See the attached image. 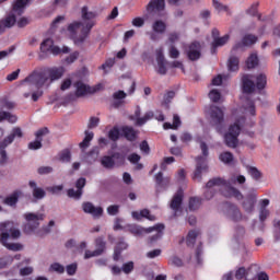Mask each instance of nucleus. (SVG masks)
Masks as SVG:
<instances>
[{
	"label": "nucleus",
	"mask_w": 280,
	"mask_h": 280,
	"mask_svg": "<svg viewBox=\"0 0 280 280\" xmlns=\"http://www.w3.org/2000/svg\"><path fill=\"white\" fill-rule=\"evenodd\" d=\"M235 183H238V185H244V183H246V177L244 175H232L229 180L222 177H214L206 184V191L203 196L206 200H211V198L215 196V189L213 187H222V196L225 198H235V200H242L244 195L240 189L233 186Z\"/></svg>",
	"instance_id": "obj_1"
},
{
	"label": "nucleus",
	"mask_w": 280,
	"mask_h": 280,
	"mask_svg": "<svg viewBox=\"0 0 280 280\" xmlns=\"http://www.w3.org/2000/svg\"><path fill=\"white\" fill-rule=\"evenodd\" d=\"M266 84H268V79L266 74L260 73L258 75L253 74H244L242 77V86H243V93L245 96H243L244 103L243 108L245 115H250L254 117L256 110H255V101H250L248 95L252 93H255V90L264 91L266 89Z\"/></svg>",
	"instance_id": "obj_2"
},
{
	"label": "nucleus",
	"mask_w": 280,
	"mask_h": 280,
	"mask_svg": "<svg viewBox=\"0 0 280 280\" xmlns=\"http://www.w3.org/2000/svg\"><path fill=\"white\" fill-rule=\"evenodd\" d=\"M96 18L97 13L95 11H91L89 7H82V22H73L68 26V32L70 33V36L73 38L74 43H84V40H86V36H89L91 30H93L95 26Z\"/></svg>",
	"instance_id": "obj_3"
},
{
	"label": "nucleus",
	"mask_w": 280,
	"mask_h": 280,
	"mask_svg": "<svg viewBox=\"0 0 280 280\" xmlns=\"http://www.w3.org/2000/svg\"><path fill=\"white\" fill-rule=\"evenodd\" d=\"M0 243L8 250H23V246L19 243H8L10 236L12 240H19L21 237V230L16 228V223L12 221H4L0 223Z\"/></svg>",
	"instance_id": "obj_4"
},
{
	"label": "nucleus",
	"mask_w": 280,
	"mask_h": 280,
	"mask_svg": "<svg viewBox=\"0 0 280 280\" xmlns=\"http://www.w3.org/2000/svg\"><path fill=\"white\" fill-rule=\"evenodd\" d=\"M65 75V68L62 67H54L48 68L43 71H33L30 74L28 80L35 82L37 86H49L51 82H56V80H60Z\"/></svg>",
	"instance_id": "obj_5"
},
{
	"label": "nucleus",
	"mask_w": 280,
	"mask_h": 280,
	"mask_svg": "<svg viewBox=\"0 0 280 280\" xmlns=\"http://www.w3.org/2000/svg\"><path fill=\"white\" fill-rule=\"evenodd\" d=\"M24 219L26 221V224L24 225V233H26V235H32V233H36V230L40 226V222L45 220V213L26 212L24 213Z\"/></svg>",
	"instance_id": "obj_6"
},
{
	"label": "nucleus",
	"mask_w": 280,
	"mask_h": 280,
	"mask_svg": "<svg viewBox=\"0 0 280 280\" xmlns=\"http://www.w3.org/2000/svg\"><path fill=\"white\" fill-rule=\"evenodd\" d=\"M21 85L25 91L23 94L24 97L27 98L32 95L33 102H38V98L43 97V91L40 89L45 85H37L35 81L30 79V74L21 82Z\"/></svg>",
	"instance_id": "obj_7"
},
{
	"label": "nucleus",
	"mask_w": 280,
	"mask_h": 280,
	"mask_svg": "<svg viewBox=\"0 0 280 280\" xmlns=\"http://www.w3.org/2000/svg\"><path fill=\"white\" fill-rule=\"evenodd\" d=\"M75 94L74 97H84L86 95H93V93H97L104 89V85L97 84L94 86H89L86 83L82 81H78L74 83Z\"/></svg>",
	"instance_id": "obj_8"
},
{
	"label": "nucleus",
	"mask_w": 280,
	"mask_h": 280,
	"mask_svg": "<svg viewBox=\"0 0 280 280\" xmlns=\"http://www.w3.org/2000/svg\"><path fill=\"white\" fill-rule=\"evenodd\" d=\"M209 115L212 126H215L217 131L222 132V124H224V110L215 105H211Z\"/></svg>",
	"instance_id": "obj_9"
},
{
	"label": "nucleus",
	"mask_w": 280,
	"mask_h": 280,
	"mask_svg": "<svg viewBox=\"0 0 280 280\" xmlns=\"http://www.w3.org/2000/svg\"><path fill=\"white\" fill-rule=\"evenodd\" d=\"M241 130L242 128L240 127V121L230 126L229 132L224 135V141L228 148H237V143H238L237 137H240Z\"/></svg>",
	"instance_id": "obj_10"
},
{
	"label": "nucleus",
	"mask_w": 280,
	"mask_h": 280,
	"mask_svg": "<svg viewBox=\"0 0 280 280\" xmlns=\"http://www.w3.org/2000/svg\"><path fill=\"white\" fill-rule=\"evenodd\" d=\"M243 200L241 207L245 213H255V207L257 205V192L255 190H250L245 197L241 199Z\"/></svg>",
	"instance_id": "obj_11"
},
{
	"label": "nucleus",
	"mask_w": 280,
	"mask_h": 280,
	"mask_svg": "<svg viewBox=\"0 0 280 280\" xmlns=\"http://www.w3.org/2000/svg\"><path fill=\"white\" fill-rule=\"evenodd\" d=\"M224 215L225 218H228V220H231L232 222H242V220H246L244 213H242V210L235 203L228 205L224 211Z\"/></svg>",
	"instance_id": "obj_12"
},
{
	"label": "nucleus",
	"mask_w": 280,
	"mask_h": 280,
	"mask_svg": "<svg viewBox=\"0 0 280 280\" xmlns=\"http://www.w3.org/2000/svg\"><path fill=\"white\" fill-rule=\"evenodd\" d=\"M196 161L197 165L192 178L194 180H198L200 183V180H202V174H205V172H208L209 166L207 165V158L198 156Z\"/></svg>",
	"instance_id": "obj_13"
},
{
	"label": "nucleus",
	"mask_w": 280,
	"mask_h": 280,
	"mask_svg": "<svg viewBox=\"0 0 280 280\" xmlns=\"http://www.w3.org/2000/svg\"><path fill=\"white\" fill-rule=\"evenodd\" d=\"M201 51L202 46L200 45V43L194 42L188 46L186 55L187 58L191 60V62H196V60H200V56H202Z\"/></svg>",
	"instance_id": "obj_14"
},
{
	"label": "nucleus",
	"mask_w": 280,
	"mask_h": 280,
	"mask_svg": "<svg viewBox=\"0 0 280 280\" xmlns=\"http://www.w3.org/2000/svg\"><path fill=\"white\" fill-rule=\"evenodd\" d=\"M82 210L84 213H89L91 217L96 219H100L102 215H104V208L95 207V205H93L91 201L83 202Z\"/></svg>",
	"instance_id": "obj_15"
},
{
	"label": "nucleus",
	"mask_w": 280,
	"mask_h": 280,
	"mask_svg": "<svg viewBox=\"0 0 280 280\" xmlns=\"http://www.w3.org/2000/svg\"><path fill=\"white\" fill-rule=\"evenodd\" d=\"M85 186H86V178L84 177L79 178L75 183L77 190L73 188L68 189V197L74 198V200H80L83 194L82 189H84Z\"/></svg>",
	"instance_id": "obj_16"
},
{
	"label": "nucleus",
	"mask_w": 280,
	"mask_h": 280,
	"mask_svg": "<svg viewBox=\"0 0 280 280\" xmlns=\"http://www.w3.org/2000/svg\"><path fill=\"white\" fill-rule=\"evenodd\" d=\"M156 54V73L160 75H166L167 74V60H165V55L163 54V48H159L155 51Z\"/></svg>",
	"instance_id": "obj_17"
},
{
	"label": "nucleus",
	"mask_w": 280,
	"mask_h": 280,
	"mask_svg": "<svg viewBox=\"0 0 280 280\" xmlns=\"http://www.w3.org/2000/svg\"><path fill=\"white\" fill-rule=\"evenodd\" d=\"M257 43V36L253 34H247L243 37L242 43H236L232 48V54L235 51L243 49V47H250V45H255Z\"/></svg>",
	"instance_id": "obj_18"
},
{
	"label": "nucleus",
	"mask_w": 280,
	"mask_h": 280,
	"mask_svg": "<svg viewBox=\"0 0 280 280\" xmlns=\"http://www.w3.org/2000/svg\"><path fill=\"white\" fill-rule=\"evenodd\" d=\"M149 229H152V233L153 231H155V234L148 238V244L152 246V244H156V242H159V240L163 237V231H165V225L163 223H159Z\"/></svg>",
	"instance_id": "obj_19"
},
{
	"label": "nucleus",
	"mask_w": 280,
	"mask_h": 280,
	"mask_svg": "<svg viewBox=\"0 0 280 280\" xmlns=\"http://www.w3.org/2000/svg\"><path fill=\"white\" fill-rule=\"evenodd\" d=\"M28 187L32 189V195L34 200H43L47 192L42 187H38V184L35 180L28 182Z\"/></svg>",
	"instance_id": "obj_20"
},
{
	"label": "nucleus",
	"mask_w": 280,
	"mask_h": 280,
	"mask_svg": "<svg viewBox=\"0 0 280 280\" xmlns=\"http://www.w3.org/2000/svg\"><path fill=\"white\" fill-rule=\"evenodd\" d=\"M51 47H54V40L51 38H47L40 44L39 60H45V58L49 57Z\"/></svg>",
	"instance_id": "obj_21"
},
{
	"label": "nucleus",
	"mask_w": 280,
	"mask_h": 280,
	"mask_svg": "<svg viewBox=\"0 0 280 280\" xmlns=\"http://www.w3.org/2000/svg\"><path fill=\"white\" fill-rule=\"evenodd\" d=\"M16 137H18V139H21L23 137V131L19 127L13 128L11 135H9L8 137H5L2 140L1 143H2L3 148H8V145L13 143V141H14V139H16Z\"/></svg>",
	"instance_id": "obj_22"
},
{
	"label": "nucleus",
	"mask_w": 280,
	"mask_h": 280,
	"mask_svg": "<svg viewBox=\"0 0 280 280\" xmlns=\"http://www.w3.org/2000/svg\"><path fill=\"white\" fill-rule=\"evenodd\" d=\"M165 10V0H151L147 5L149 14L152 12H163Z\"/></svg>",
	"instance_id": "obj_23"
},
{
	"label": "nucleus",
	"mask_w": 280,
	"mask_h": 280,
	"mask_svg": "<svg viewBox=\"0 0 280 280\" xmlns=\"http://www.w3.org/2000/svg\"><path fill=\"white\" fill-rule=\"evenodd\" d=\"M23 191L22 190H14L11 195H9L4 200L3 205L8 207H16L19 202V198H22Z\"/></svg>",
	"instance_id": "obj_24"
},
{
	"label": "nucleus",
	"mask_w": 280,
	"mask_h": 280,
	"mask_svg": "<svg viewBox=\"0 0 280 280\" xmlns=\"http://www.w3.org/2000/svg\"><path fill=\"white\" fill-rule=\"evenodd\" d=\"M183 205V190H178L173 199L171 200V209L175 211V213L180 209V206Z\"/></svg>",
	"instance_id": "obj_25"
},
{
	"label": "nucleus",
	"mask_w": 280,
	"mask_h": 280,
	"mask_svg": "<svg viewBox=\"0 0 280 280\" xmlns=\"http://www.w3.org/2000/svg\"><path fill=\"white\" fill-rule=\"evenodd\" d=\"M16 25V15L14 12L9 13L4 19L0 21V27H14Z\"/></svg>",
	"instance_id": "obj_26"
},
{
	"label": "nucleus",
	"mask_w": 280,
	"mask_h": 280,
	"mask_svg": "<svg viewBox=\"0 0 280 280\" xmlns=\"http://www.w3.org/2000/svg\"><path fill=\"white\" fill-rule=\"evenodd\" d=\"M130 233H132V235H136L137 237H143V235L152 233V229L135 225L130 229Z\"/></svg>",
	"instance_id": "obj_27"
},
{
	"label": "nucleus",
	"mask_w": 280,
	"mask_h": 280,
	"mask_svg": "<svg viewBox=\"0 0 280 280\" xmlns=\"http://www.w3.org/2000/svg\"><path fill=\"white\" fill-rule=\"evenodd\" d=\"M122 135L127 139V141H136L139 131L135 130V128L132 127H122Z\"/></svg>",
	"instance_id": "obj_28"
},
{
	"label": "nucleus",
	"mask_w": 280,
	"mask_h": 280,
	"mask_svg": "<svg viewBox=\"0 0 280 280\" xmlns=\"http://www.w3.org/2000/svg\"><path fill=\"white\" fill-rule=\"evenodd\" d=\"M219 160L221 163H224V165H233L235 158L233 156V153L225 151L219 155Z\"/></svg>",
	"instance_id": "obj_29"
},
{
	"label": "nucleus",
	"mask_w": 280,
	"mask_h": 280,
	"mask_svg": "<svg viewBox=\"0 0 280 280\" xmlns=\"http://www.w3.org/2000/svg\"><path fill=\"white\" fill-rule=\"evenodd\" d=\"M152 30L153 32H155V34H165V30H167V25L165 24V22L161 20H156L152 24Z\"/></svg>",
	"instance_id": "obj_30"
},
{
	"label": "nucleus",
	"mask_w": 280,
	"mask_h": 280,
	"mask_svg": "<svg viewBox=\"0 0 280 280\" xmlns=\"http://www.w3.org/2000/svg\"><path fill=\"white\" fill-rule=\"evenodd\" d=\"M93 137H94L93 131H91V132L85 131V137H84L83 141L80 142V144H79L82 152H84V150H86V148H89V145H91V141H93Z\"/></svg>",
	"instance_id": "obj_31"
},
{
	"label": "nucleus",
	"mask_w": 280,
	"mask_h": 280,
	"mask_svg": "<svg viewBox=\"0 0 280 280\" xmlns=\"http://www.w3.org/2000/svg\"><path fill=\"white\" fill-rule=\"evenodd\" d=\"M126 248H128V243L120 241L114 250V261H119L121 250H126Z\"/></svg>",
	"instance_id": "obj_32"
},
{
	"label": "nucleus",
	"mask_w": 280,
	"mask_h": 280,
	"mask_svg": "<svg viewBox=\"0 0 280 280\" xmlns=\"http://www.w3.org/2000/svg\"><path fill=\"white\" fill-rule=\"evenodd\" d=\"M16 116L10 112H0V124L1 121H9V124H16Z\"/></svg>",
	"instance_id": "obj_33"
},
{
	"label": "nucleus",
	"mask_w": 280,
	"mask_h": 280,
	"mask_svg": "<svg viewBox=\"0 0 280 280\" xmlns=\"http://www.w3.org/2000/svg\"><path fill=\"white\" fill-rule=\"evenodd\" d=\"M231 37L229 35H224L223 37L217 38V40H213L212 43V54H215V48L217 47H224L226 43H229V39Z\"/></svg>",
	"instance_id": "obj_34"
},
{
	"label": "nucleus",
	"mask_w": 280,
	"mask_h": 280,
	"mask_svg": "<svg viewBox=\"0 0 280 280\" xmlns=\"http://www.w3.org/2000/svg\"><path fill=\"white\" fill-rule=\"evenodd\" d=\"M27 3H30V0H16V2L13 5V12H15V14H19V16H21Z\"/></svg>",
	"instance_id": "obj_35"
},
{
	"label": "nucleus",
	"mask_w": 280,
	"mask_h": 280,
	"mask_svg": "<svg viewBox=\"0 0 280 280\" xmlns=\"http://www.w3.org/2000/svg\"><path fill=\"white\" fill-rule=\"evenodd\" d=\"M229 71H238L240 70V59L235 56H231L228 60Z\"/></svg>",
	"instance_id": "obj_36"
},
{
	"label": "nucleus",
	"mask_w": 280,
	"mask_h": 280,
	"mask_svg": "<svg viewBox=\"0 0 280 280\" xmlns=\"http://www.w3.org/2000/svg\"><path fill=\"white\" fill-rule=\"evenodd\" d=\"M95 243V250L100 252V255H104V252L106 250V241H104V237L98 236L94 241Z\"/></svg>",
	"instance_id": "obj_37"
},
{
	"label": "nucleus",
	"mask_w": 280,
	"mask_h": 280,
	"mask_svg": "<svg viewBox=\"0 0 280 280\" xmlns=\"http://www.w3.org/2000/svg\"><path fill=\"white\" fill-rule=\"evenodd\" d=\"M11 264H14V257L10 255L0 257V270H5V268H10Z\"/></svg>",
	"instance_id": "obj_38"
},
{
	"label": "nucleus",
	"mask_w": 280,
	"mask_h": 280,
	"mask_svg": "<svg viewBox=\"0 0 280 280\" xmlns=\"http://www.w3.org/2000/svg\"><path fill=\"white\" fill-rule=\"evenodd\" d=\"M101 165H103L105 170H113V167H115V160L110 155H105L101 160Z\"/></svg>",
	"instance_id": "obj_39"
},
{
	"label": "nucleus",
	"mask_w": 280,
	"mask_h": 280,
	"mask_svg": "<svg viewBox=\"0 0 280 280\" xmlns=\"http://www.w3.org/2000/svg\"><path fill=\"white\" fill-rule=\"evenodd\" d=\"M268 218H270V210L268 209H259V222H260V231H264V229L266 228V224H264V222H266V220H268Z\"/></svg>",
	"instance_id": "obj_40"
},
{
	"label": "nucleus",
	"mask_w": 280,
	"mask_h": 280,
	"mask_svg": "<svg viewBox=\"0 0 280 280\" xmlns=\"http://www.w3.org/2000/svg\"><path fill=\"white\" fill-rule=\"evenodd\" d=\"M199 232L196 230H191L188 232L186 244L187 246H194L196 244V237H198Z\"/></svg>",
	"instance_id": "obj_41"
},
{
	"label": "nucleus",
	"mask_w": 280,
	"mask_h": 280,
	"mask_svg": "<svg viewBox=\"0 0 280 280\" xmlns=\"http://www.w3.org/2000/svg\"><path fill=\"white\" fill-rule=\"evenodd\" d=\"M247 170V174H249V176H252V178H254V180H259V178H261V173L259 172V170L255 166H246Z\"/></svg>",
	"instance_id": "obj_42"
},
{
	"label": "nucleus",
	"mask_w": 280,
	"mask_h": 280,
	"mask_svg": "<svg viewBox=\"0 0 280 280\" xmlns=\"http://www.w3.org/2000/svg\"><path fill=\"white\" fill-rule=\"evenodd\" d=\"M154 118V112H147L143 117L137 119V126H143L150 119Z\"/></svg>",
	"instance_id": "obj_43"
},
{
	"label": "nucleus",
	"mask_w": 280,
	"mask_h": 280,
	"mask_svg": "<svg viewBox=\"0 0 280 280\" xmlns=\"http://www.w3.org/2000/svg\"><path fill=\"white\" fill-rule=\"evenodd\" d=\"M202 205V200L198 197H192L189 200V209L190 211H196L197 209H200V206Z\"/></svg>",
	"instance_id": "obj_44"
},
{
	"label": "nucleus",
	"mask_w": 280,
	"mask_h": 280,
	"mask_svg": "<svg viewBox=\"0 0 280 280\" xmlns=\"http://www.w3.org/2000/svg\"><path fill=\"white\" fill-rule=\"evenodd\" d=\"M56 225L55 221H49L48 225L43 226L38 232L37 235L39 237H43V235H48V233H51V228Z\"/></svg>",
	"instance_id": "obj_45"
},
{
	"label": "nucleus",
	"mask_w": 280,
	"mask_h": 280,
	"mask_svg": "<svg viewBox=\"0 0 280 280\" xmlns=\"http://www.w3.org/2000/svg\"><path fill=\"white\" fill-rule=\"evenodd\" d=\"M49 271L57 272V275H65V266L60 262H54L50 265Z\"/></svg>",
	"instance_id": "obj_46"
},
{
	"label": "nucleus",
	"mask_w": 280,
	"mask_h": 280,
	"mask_svg": "<svg viewBox=\"0 0 280 280\" xmlns=\"http://www.w3.org/2000/svg\"><path fill=\"white\" fill-rule=\"evenodd\" d=\"M258 62L259 59L257 58V56L255 54H252L246 61L247 69H255Z\"/></svg>",
	"instance_id": "obj_47"
},
{
	"label": "nucleus",
	"mask_w": 280,
	"mask_h": 280,
	"mask_svg": "<svg viewBox=\"0 0 280 280\" xmlns=\"http://www.w3.org/2000/svg\"><path fill=\"white\" fill-rule=\"evenodd\" d=\"M174 97H176V92L174 91H170L164 95V100H163V106H165L166 108H170V103L172 102V100H174Z\"/></svg>",
	"instance_id": "obj_48"
},
{
	"label": "nucleus",
	"mask_w": 280,
	"mask_h": 280,
	"mask_svg": "<svg viewBox=\"0 0 280 280\" xmlns=\"http://www.w3.org/2000/svg\"><path fill=\"white\" fill-rule=\"evenodd\" d=\"M212 5L218 12H229V7L218 0H212Z\"/></svg>",
	"instance_id": "obj_49"
},
{
	"label": "nucleus",
	"mask_w": 280,
	"mask_h": 280,
	"mask_svg": "<svg viewBox=\"0 0 280 280\" xmlns=\"http://www.w3.org/2000/svg\"><path fill=\"white\" fill-rule=\"evenodd\" d=\"M273 237L276 240V242H279L280 240V220L279 219H275L273 220Z\"/></svg>",
	"instance_id": "obj_50"
},
{
	"label": "nucleus",
	"mask_w": 280,
	"mask_h": 280,
	"mask_svg": "<svg viewBox=\"0 0 280 280\" xmlns=\"http://www.w3.org/2000/svg\"><path fill=\"white\" fill-rule=\"evenodd\" d=\"M168 56L170 58H173L174 60H176L177 58H180V50H178L176 46L171 45L168 48Z\"/></svg>",
	"instance_id": "obj_51"
},
{
	"label": "nucleus",
	"mask_w": 280,
	"mask_h": 280,
	"mask_svg": "<svg viewBox=\"0 0 280 280\" xmlns=\"http://www.w3.org/2000/svg\"><path fill=\"white\" fill-rule=\"evenodd\" d=\"M209 97L211 102H213L214 104H218V102H220V98L222 97V94L218 90H212L209 93Z\"/></svg>",
	"instance_id": "obj_52"
},
{
	"label": "nucleus",
	"mask_w": 280,
	"mask_h": 280,
	"mask_svg": "<svg viewBox=\"0 0 280 280\" xmlns=\"http://www.w3.org/2000/svg\"><path fill=\"white\" fill-rule=\"evenodd\" d=\"M108 139H110V141H119V128L114 127L110 129L108 132Z\"/></svg>",
	"instance_id": "obj_53"
},
{
	"label": "nucleus",
	"mask_w": 280,
	"mask_h": 280,
	"mask_svg": "<svg viewBox=\"0 0 280 280\" xmlns=\"http://www.w3.org/2000/svg\"><path fill=\"white\" fill-rule=\"evenodd\" d=\"M49 135V129L44 127L35 132V137L37 140L43 141V137H47Z\"/></svg>",
	"instance_id": "obj_54"
},
{
	"label": "nucleus",
	"mask_w": 280,
	"mask_h": 280,
	"mask_svg": "<svg viewBox=\"0 0 280 280\" xmlns=\"http://www.w3.org/2000/svg\"><path fill=\"white\" fill-rule=\"evenodd\" d=\"M62 189H65L63 185L49 186L46 188V190L49 191V194H52L55 196H58V194H60V191H62Z\"/></svg>",
	"instance_id": "obj_55"
},
{
	"label": "nucleus",
	"mask_w": 280,
	"mask_h": 280,
	"mask_svg": "<svg viewBox=\"0 0 280 280\" xmlns=\"http://www.w3.org/2000/svg\"><path fill=\"white\" fill-rule=\"evenodd\" d=\"M66 272L69 275V277H73L75 272H78V264L73 262L68 266H66Z\"/></svg>",
	"instance_id": "obj_56"
},
{
	"label": "nucleus",
	"mask_w": 280,
	"mask_h": 280,
	"mask_svg": "<svg viewBox=\"0 0 280 280\" xmlns=\"http://www.w3.org/2000/svg\"><path fill=\"white\" fill-rule=\"evenodd\" d=\"M0 165H8V152L5 148H0Z\"/></svg>",
	"instance_id": "obj_57"
},
{
	"label": "nucleus",
	"mask_w": 280,
	"mask_h": 280,
	"mask_svg": "<svg viewBox=\"0 0 280 280\" xmlns=\"http://www.w3.org/2000/svg\"><path fill=\"white\" fill-rule=\"evenodd\" d=\"M61 163H69L71 161V151L65 150L60 153Z\"/></svg>",
	"instance_id": "obj_58"
},
{
	"label": "nucleus",
	"mask_w": 280,
	"mask_h": 280,
	"mask_svg": "<svg viewBox=\"0 0 280 280\" xmlns=\"http://www.w3.org/2000/svg\"><path fill=\"white\" fill-rule=\"evenodd\" d=\"M122 272H125V275H130V272H132V270H135V262L129 261L127 264L122 265Z\"/></svg>",
	"instance_id": "obj_59"
},
{
	"label": "nucleus",
	"mask_w": 280,
	"mask_h": 280,
	"mask_svg": "<svg viewBox=\"0 0 280 280\" xmlns=\"http://www.w3.org/2000/svg\"><path fill=\"white\" fill-rule=\"evenodd\" d=\"M40 148H43V141L36 139L33 142L28 143V150H40Z\"/></svg>",
	"instance_id": "obj_60"
},
{
	"label": "nucleus",
	"mask_w": 280,
	"mask_h": 280,
	"mask_svg": "<svg viewBox=\"0 0 280 280\" xmlns=\"http://www.w3.org/2000/svg\"><path fill=\"white\" fill-rule=\"evenodd\" d=\"M179 39H180V35L178 33L168 34L170 47H171V45H174L175 43H178Z\"/></svg>",
	"instance_id": "obj_61"
},
{
	"label": "nucleus",
	"mask_w": 280,
	"mask_h": 280,
	"mask_svg": "<svg viewBox=\"0 0 280 280\" xmlns=\"http://www.w3.org/2000/svg\"><path fill=\"white\" fill-rule=\"evenodd\" d=\"M128 161L129 163H132V165H137V163H139V161H141V155L137 154V153H131L130 155H128Z\"/></svg>",
	"instance_id": "obj_62"
},
{
	"label": "nucleus",
	"mask_w": 280,
	"mask_h": 280,
	"mask_svg": "<svg viewBox=\"0 0 280 280\" xmlns=\"http://www.w3.org/2000/svg\"><path fill=\"white\" fill-rule=\"evenodd\" d=\"M107 213H108V215H117V213H119V206L112 205V206L107 207Z\"/></svg>",
	"instance_id": "obj_63"
},
{
	"label": "nucleus",
	"mask_w": 280,
	"mask_h": 280,
	"mask_svg": "<svg viewBox=\"0 0 280 280\" xmlns=\"http://www.w3.org/2000/svg\"><path fill=\"white\" fill-rule=\"evenodd\" d=\"M244 277H246V268L241 267L235 272V279L242 280V279H244Z\"/></svg>",
	"instance_id": "obj_64"
}]
</instances>
